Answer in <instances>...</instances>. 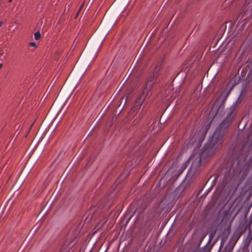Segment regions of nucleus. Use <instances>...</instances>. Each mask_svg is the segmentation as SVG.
<instances>
[{"label":"nucleus","instance_id":"7ed1b4c3","mask_svg":"<svg viewBox=\"0 0 252 252\" xmlns=\"http://www.w3.org/2000/svg\"><path fill=\"white\" fill-rule=\"evenodd\" d=\"M156 78L157 75L155 73L149 77L146 83L144 85L142 89V93L136 101L135 105L136 106H140L144 101L146 97L148 96L149 93L151 91L153 84L155 83Z\"/></svg>","mask_w":252,"mask_h":252},{"label":"nucleus","instance_id":"0eeeda50","mask_svg":"<svg viewBox=\"0 0 252 252\" xmlns=\"http://www.w3.org/2000/svg\"><path fill=\"white\" fill-rule=\"evenodd\" d=\"M34 39L36 40L41 38V34L39 32H35L34 34Z\"/></svg>","mask_w":252,"mask_h":252},{"label":"nucleus","instance_id":"f03ea898","mask_svg":"<svg viewBox=\"0 0 252 252\" xmlns=\"http://www.w3.org/2000/svg\"><path fill=\"white\" fill-rule=\"evenodd\" d=\"M252 18V0H246L242 7V11L239 14L238 19V25L243 29L247 23Z\"/></svg>","mask_w":252,"mask_h":252},{"label":"nucleus","instance_id":"ddd939ff","mask_svg":"<svg viewBox=\"0 0 252 252\" xmlns=\"http://www.w3.org/2000/svg\"><path fill=\"white\" fill-rule=\"evenodd\" d=\"M41 119H40V120H39V125L40 124V123H41Z\"/></svg>","mask_w":252,"mask_h":252},{"label":"nucleus","instance_id":"9b49d317","mask_svg":"<svg viewBox=\"0 0 252 252\" xmlns=\"http://www.w3.org/2000/svg\"><path fill=\"white\" fill-rule=\"evenodd\" d=\"M2 22H0V27L2 25Z\"/></svg>","mask_w":252,"mask_h":252},{"label":"nucleus","instance_id":"4468645a","mask_svg":"<svg viewBox=\"0 0 252 252\" xmlns=\"http://www.w3.org/2000/svg\"><path fill=\"white\" fill-rule=\"evenodd\" d=\"M29 45H30V46H32V42H30V43H29Z\"/></svg>","mask_w":252,"mask_h":252},{"label":"nucleus","instance_id":"1a4fd4ad","mask_svg":"<svg viewBox=\"0 0 252 252\" xmlns=\"http://www.w3.org/2000/svg\"><path fill=\"white\" fill-rule=\"evenodd\" d=\"M32 47L36 48L37 45L35 43L32 42Z\"/></svg>","mask_w":252,"mask_h":252},{"label":"nucleus","instance_id":"f257e3e1","mask_svg":"<svg viewBox=\"0 0 252 252\" xmlns=\"http://www.w3.org/2000/svg\"><path fill=\"white\" fill-rule=\"evenodd\" d=\"M237 113L236 107L235 106L231 107L228 109L226 117L218 126L214 135L209 139L203 149L201 151L196 152L191 155L189 158L192 162L189 170L190 173L192 172V174H195L200 165L214 154L222 144L226 130L231 125Z\"/></svg>","mask_w":252,"mask_h":252},{"label":"nucleus","instance_id":"423d86ee","mask_svg":"<svg viewBox=\"0 0 252 252\" xmlns=\"http://www.w3.org/2000/svg\"><path fill=\"white\" fill-rule=\"evenodd\" d=\"M34 118L35 120L33 122H32V126L33 125V124L36 122V121H38V119L41 115V112L39 111V109L37 108H36L34 111Z\"/></svg>","mask_w":252,"mask_h":252},{"label":"nucleus","instance_id":"20e7f679","mask_svg":"<svg viewBox=\"0 0 252 252\" xmlns=\"http://www.w3.org/2000/svg\"><path fill=\"white\" fill-rule=\"evenodd\" d=\"M205 134L204 131H200L197 133L194 134L190 139L189 144H193L196 143L197 146L200 145L204 139Z\"/></svg>","mask_w":252,"mask_h":252},{"label":"nucleus","instance_id":"dca6fc26","mask_svg":"<svg viewBox=\"0 0 252 252\" xmlns=\"http://www.w3.org/2000/svg\"><path fill=\"white\" fill-rule=\"evenodd\" d=\"M2 54H3L2 53H0V55H2Z\"/></svg>","mask_w":252,"mask_h":252},{"label":"nucleus","instance_id":"6e6552de","mask_svg":"<svg viewBox=\"0 0 252 252\" xmlns=\"http://www.w3.org/2000/svg\"><path fill=\"white\" fill-rule=\"evenodd\" d=\"M84 2L81 5L80 7L79 8V10H78V12L77 13L76 16L79 14V13L81 11V9H82V8L84 6Z\"/></svg>","mask_w":252,"mask_h":252},{"label":"nucleus","instance_id":"9d476101","mask_svg":"<svg viewBox=\"0 0 252 252\" xmlns=\"http://www.w3.org/2000/svg\"><path fill=\"white\" fill-rule=\"evenodd\" d=\"M2 66V63H0V68H1Z\"/></svg>","mask_w":252,"mask_h":252},{"label":"nucleus","instance_id":"f3484780","mask_svg":"<svg viewBox=\"0 0 252 252\" xmlns=\"http://www.w3.org/2000/svg\"><path fill=\"white\" fill-rule=\"evenodd\" d=\"M12 0H9V2H11Z\"/></svg>","mask_w":252,"mask_h":252},{"label":"nucleus","instance_id":"a211bd4d","mask_svg":"<svg viewBox=\"0 0 252 252\" xmlns=\"http://www.w3.org/2000/svg\"><path fill=\"white\" fill-rule=\"evenodd\" d=\"M207 129H208V127H207ZM206 130H207V129H206ZM206 131H207V130H206L205 132H206Z\"/></svg>","mask_w":252,"mask_h":252},{"label":"nucleus","instance_id":"2eb2a0df","mask_svg":"<svg viewBox=\"0 0 252 252\" xmlns=\"http://www.w3.org/2000/svg\"><path fill=\"white\" fill-rule=\"evenodd\" d=\"M157 68H156V69H155V72H157Z\"/></svg>","mask_w":252,"mask_h":252},{"label":"nucleus","instance_id":"39448f33","mask_svg":"<svg viewBox=\"0 0 252 252\" xmlns=\"http://www.w3.org/2000/svg\"><path fill=\"white\" fill-rule=\"evenodd\" d=\"M235 85V84L231 85V81H229L226 86V89L221 93L219 99H221L222 98V101L223 102L225 101L231 90Z\"/></svg>","mask_w":252,"mask_h":252},{"label":"nucleus","instance_id":"f8f14e48","mask_svg":"<svg viewBox=\"0 0 252 252\" xmlns=\"http://www.w3.org/2000/svg\"><path fill=\"white\" fill-rule=\"evenodd\" d=\"M29 160V159H28V160H27V162H26V165L28 164V162Z\"/></svg>","mask_w":252,"mask_h":252}]
</instances>
